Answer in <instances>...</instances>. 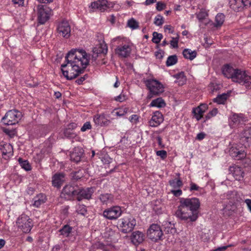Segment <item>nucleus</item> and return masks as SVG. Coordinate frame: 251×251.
Returning a JSON list of instances; mask_svg holds the SVG:
<instances>
[{"label": "nucleus", "mask_w": 251, "mask_h": 251, "mask_svg": "<svg viewBox=\"0 0 251 251\" xmlns=\"http://www.w3.org/2000/svg\"><path fill=\"white\" fill-rule=\"evenodd\" d=\"M198 108H199L201 110V111L203 112H205L206 109L208 108V106L206 104H201L200 106L197 107Z\"/></svg>", "instance_id": "13d9d810"}, {"label": "nucleus", "mask_w": 251, "mask_h": 251, "mask_svg": "<svg viewBox=\"0 0 251 251\" xmlns=\"http://www.w3.org/2000/svg\"><path fill=\"white\" fill-rule=\"evenodd\" d=\"M164 29L165 30H168L169 31V32L173 33L174 32V30L172 29V26L170 25H166L164 26Z\"/></svg>", "instance_id": "0e129e2a"}, {"label": "nucleus", "mask_w": 251, "mask_h": 251, "mask_svg": "<svg viewBox=\"0 0 251 251\" xmlns=\"http://www.w3.org/2000/svg\"><path fill=\"white\" fill-rule=\"evenodd\" d=\"M51 10L48 6L39 5L37 7V20L40 24H45L50 18Z\"/></svg>", "instance_id": "9d476101"}, {"label": "nucleus", "mask_w": 251, "mask_h": 251, "mask_svg": "<svg viewBox=\"0 0 251 251\" xmlns=\"http://www.w3.org/2000/svg\"><path fill=\"white\" fill-rule=\"evenodd\" d=\"M231 122L233 125H238L242 124L245 121L242 114H233L230 118Z\"/></svg>", "instance_id": "cd10ccee"}, {"label": "nucleus", "mask_w": 251, "mask_h": 251, "mask_svg": "<svg viewBox=\"0 0 251 251\" xmlns=\"http://www.w3.org/2000/svg\"><path fill=\"white\" fill-rule=\"evenodd\" d=\"M205 136V133H204L203 132H201L197 134L196 139L199 140H201L204 138Z\"/></svg>", "instance_id": "052dcab7"}, {"label": "nucleus", "mask_w": 251, "mask_h": 251, "mask_svg": "<svg viewBox=\"0 0 251 251\" xmlns=\"http://www.w3.org/2000/svg\"><path fill=\"white\" fill-rule=\"evenodd\" d=\"M153 37L152 39V41L153 43L155 44L159 43L161 39L163 37V35L161 33H158L157 32H154L152 34Z\"/></svg>", "instance_id": "ea45409f"}, {"label": "nucleus", "mask_w": 251, "mask_h": 251, "mask_svg": "<svg viewBox=\"0 0 251 251\" xmlns=\"http://www.w3.org/2000/svg\"><path fill=\"white\" fill-rule=\"evenodd\" d=\"M227 248V246H223L221 247H219L213 251H225Z\"/></svg>", "instance_id": "774afa93"}, {"label": "nucleus", "mask_w": 251, "mask_h": 251, "mask_svg": "<svg viewBox=\"0 0 251 251\" xmlns=\"http://www.w3.org/2000/svg\"><path fill=\"white\" fill-rule=\"evenodd\" d=\"M240 140L245 147L251 145V127L245 129L241 133Z\"/></svg>", "instance_id": "2eb2a0df"}, {"label": "nucleus", "mask_w": 251, "mask_h": 251, "mask_svg": "<svg viewBox=\"0 0 251 251\" xmlns=\"http://www.w3.org/2000/svg\"><path fill=\"white\" fill-rule=\"evenodd\" d=\"M154 23L156 25H161L163 24V18L160 15L156 16L154 19Z\"/></svg>", "instance_id": "c03bdc74"}, {"label": "nucleus", "mask_w": 251, "mask_h": 251, "mask_svg": "<svg viewBox=\"0 0 251 251\" xmlns=\"http://www.w3.org/2000/svg\"><path fill=\"white\" fill-rule=\"evenodd\" d=\"M246 156V153L244 151H238V156L236 158V160H240L245 158Z\"/></svg>", "instance_id": "3c124183"}, {"label": "nucleus", "mask_w": 251, "mask_h": 251, "mask_svg": "<svg viewBox=\"0 0 251 251\" xmlns=\"http://www.w3.org/2000/svg\"><path fill=\"white\" fill-rule=\"evenodd\" d=\"M200 187L196 185L195 183H191V187H190V190L193 191V190H198L199 189Z\"/></svg>", "instance_id": "680f3d73"}, {"label": "nucleus", "mask_w": 251, "mask_h": 251, "mask_svg": "<svg viewBox=\"0 0 251 251\" xmlns=\"http://www.w3.org/2000/svg\"><path fill=\"white\" fill-rule=\"evenodd\" d=\"M251 76L247 74L245 71L240 69L236 70L235 75L232 77L233 81L245 85L248 89L251 88Z\"/></svg>", "instance_id": "6e6552de"}, {"label": "nucleus", "mask_w": 251, "mask_h": 251, "mask_svg": "<svg viewBox=\"0 0 251 251\" xmlns=\"http://www.w3.org/2000/svg\"><path fill=\"white\" fill-rule=\"evenodd\" d=\"M73 228L68 225H64L59 230L60 235L64 237H68L72 233Z\"/></svg>", "instance_id": "7c9ffc66"}, {"label": "nucleus", "mask_w": 251, "mask_h": 251, "mask_svg": "<svg viewBox=\"0 0 251 251\" xmlns=\"http://www.w3.org/2000/svg\"><path fill=\"white\" fill-rule=\"evenodd\" d=\"M93 9H97L101 12H103L110 7L107 0H98L91 3Z\"/></svg>", "instance_id": "a211bd4d"}, {"label": "nucleus", "mask_w": 251, "mask_h": 251, "mask_svg": "<svg viewBox=\"0 0 251 251\" xmlns=\"http://www.w3.org/2000/svg\"><path fill=\"white\" fill-rule=\"evenodd\" d=\"M128 26L132 29H136L138 27V23L135 20L132 19L127 22Z\"/></svg>", "instance_id": "37998d69"}, {"label": "nucleus", "mask_w": 251, "mask_h": 251, "mask_svg": "<svg viewBox=\"0 0 251 251\" xmlns=\"http://www.w3.org/2000/svg\"><path fill=\"white\" fill-rule=\"evenodd\" d=\"M65 180V175L63 173H56L52 177V186L56 188H60Z\"/></svg>", "instance_id": "f3484780"}, {"label": "nucleus", "mask_w": 251, "mask_h": 251, "mask_svg": "<svg viewBox=\"0 0 251 251\" xmlns=\"http://www.w3.org/2000/svg\"><path fill=\"white\" fill-rule=\"evenodd\" d=\"M15 4H17L19 5H22L24 4V0H12Z\"/></svg>", "instance_id": "69168bd1"}, {"label": "nucleus", "mask_w": 251, "mask_h": 251, "mask_svg": "<svg viewBox=\"0 0 251 251\" xmlns=\"http://www.w3.org/2000/svg\"><path fill=\"white\" fill-rule=\"evenodd\" d=\"M183 55L185 58L191 60H193L197 56V53L195 50H192L189 49H185L183 51Z\"/></svg>", "instance_id": "c756f323"}, {"label": "nucleus", "mask_w": 251, "mask_h": 251, "mask_svg": "<svg viewBox=\"0 0 251 251\" xmlns=\"http://www.w3.org/2000/svg\"><path fill=\"white\" fill-rule=\"evenodd\" d=\"M112 43L117 44L115 50L116 54L119 56L126 58L129 56L132 50V44L126 38L117 37L112 39Z\"/></svg>", "instance_id": "7ed1b4c3"}, {"label": "nucleus", "mask_w": 251, "mask_h": 251, "mask_svg": "<svg viewBox=\"0 0 251 251\" xmlns=\"http://www.w3.org/2000/svg\"><path fill=\"white\" fill-rule=\"evenodd\" d=\"M92 58L96 60L98 55L100 53L106 54L107 52V47L104 43H99L93 49Z\"/></svg>", "instance_id": "dca6fc26"}, {"label": "nucleus", "mask_w": 251, "mask_h": 251, "mask_svg": "<svg viewBox=\"0 0 251 251\" xmlns=\"http://www.w3.org/2000/svg\"><path fill=\"white\" fill-rule=\"evenodd\" d=\"M22 117L21 112L17 110H9L2 118V122L4 125H13L18 123Z\"/></svg>", "instance_id": "0eeeda50"}, {"label": "nucleus", "mask_w": 251, "mask_h": 251, "mask_svg": "<svg viewBox=\"0 0 251 251\" xmlns=\"http://www.w3.org/2000/svg\"><path fill=\"white\" fill-rule=\"evenodd\" d=\"M166 105L165 101L161 98H158L153 100L150 104V107H163Z\"/></svg>", "instance_id": "473e14b6"}, {"label": "nucleus", "mask_w": 251, "mask_h": 251, "mask_svg": "<svg viewBox=\"0 0 251 251\" xmlns=\"http://www.w3.org/2000/svg\"><path fill=\"white\" fill-rule=\"evenodd\" d=\"M163 121V115L159 111L153 113L151 120L149 122L150 126L156 127L158 126Z\"/></svg>", "instance_id": "412c9836"}, {"label": "nucleus", "mask_w": 251, "mask_h": 251, "mask_svg": "<svg viewBox=\"0 0 251 251\" xmlns=\"http://www.w3.org/2000/svg\"><path fill=\"white\" fill-rule=\"evenodd\" d=\"M171 193L176 197H178L182 194V191L179 189L177 190H172Z\"/></svg>", "instance_id": "4d7b16f0"}, {"label": "nucleus", "mask_w": 251, "mask_h": 251, "mask_svg": "<svg viewBox=\"0 0 251 251\" xmlns=\"http://www.w3.org/2000/svg\"><path fill=\"white\" fill-rule=\"evenodd\" d=\"M245 202L247 204L248 208L251 211V200L247 199L245 200Z\"/></svg>", "instance_id": "338daca9"}, {"label": "nucleus", "mask_w": 251, "mask_h": 251, "mask_svg": "<svg viewBox=\"0 0 251 251\" xmlns=\"http://www.w3.org/2000/svg\"><path fill=\"white\" fill-rule=\"evenodd\" d=\"M146 84L150 91L147 96L148 99L159 96L164 91L163 85L155 79H148L146 81Z\"/></svg>", "instance_id": "20e7f679"}, {"label": "nucleus", "mask_w": 251, "mask_h": 251, "mask_svg": "<svg viewBox=\"0 0 251 251\" xmlns=\"http://www.w3.org/2000/svg\"><path fill=\"white\" fill-rule=\"evenodd\" d=\"M180 203L176 212V216L184 221H195L198 217V210L200 206L199 199L181 198Z\"/></svg>", "instance_id": "f03ea898"}, {"label": "nucleus", "mask_w": 251, "mask_h": 251, "mask_svg": "<svg viewBox=\"0 0 251 251\" xmlns=\"http://www.w3.org/2000/svg\"><path fill=\"white\" fill-rule=\"evenodd\" d=\"M136 225L135 219L131 216L125 217L119 220V225L122 232L127 233L131 232Z\"/></svg>", "instance_id": "423d86ee"}, {"label": "nucleus", "mask_w": 251, "mask_h": 251, "mask_svg": "<svg viewBox=\"0 0 251 251\" xmlns=\"http://www.w3.org/2000/svg\"><path fill=\"white\" fill-rule=\"evenodd\" d=\"M91 125L90 122H87L84 124L82 127L81 128V131L82 132H84L88 129H90L91 128Z\"/></svg>", "instance_id": "09e8293b"}, {"label": "nucleus", "mask_w": 251, "mask_h": 251, "mask_svg": "<svg viewBox=\"0 0 251 251\" xmlns=\"http://www.w3.org/2000/svg\"><path fill=\"white\" fill-rule=\"evenodd\" d=\"M126 100V96L124 95L121 94L119 96L115 97V100L119 101L122 102Z\"/></svg>", "instance_id": "6e6d98bb"}, {"label": "nucleus", "mask_w": 251, "mask_h": 251, "mask_svg": "<svg viewBox=\"0 0 251 251\" xmlns=\"http://www.w3.org/2000/svg\"><path fill=\"white\" fill-rule=\"evenodd\" d=\"M165 7H166L165 4H164L163 2H158L156 3V8L157 10L158 11L162 10L163 9H165Z\"/></svg>", "instance_id": "864d4df0"}, {"label": "nucleus", "mask_w": 251, "mask_h": 251, "mask_svg": "<svg viewBox=\"0 0 251 251\" xmlns=\"http://www.w3.org/2000/svg\"><path fill=\"white\" fill-rule=\"evenodd\" d=\"M229 171L232 174L235 179L237 180H240L243 178L244 172L242 169L238 166H230L229 168Z\"/></svg>", "instance_id": "6ab92c4d"}, {"label": "nucleus", "mask_w": 251, "mask_h": 251, "mask_svg": "<svg viewBox=\"0 0 251 251\" xmlns=\"http://www.w3.org/2000/svg\"><path fill=\"white\" fill-rule=\"evenodd\" d=\"M16 226L24 233H29L33 226V221L28 216L22 214L17 218Z\"/></svg>", "instance_id": "39448f33"}, {"label": "nucleus", "mask_w": 251, "mask_h": 251, "mask_svg": "<svg viewBox=\"0 0 251 251\" xmlns=\"http://www.w3.org/2000/svg\"><path fill=\"white\" fill-rule=\"evenodd\" d=\"M71 28L69 22L62 21L59 23L57 27V35L68 39L71 35Z\"/></svg>", "instance_id": "9b49d317"}, {"label": "nucleus", "mask_w": 251, "mask_h": 251, "mask_svg": "<svg viewBox=\"0 0 251 251\" xmlns=\"http://www.w3.org/2000/svg\"><path fill=\"white\" fill-rule=\"evenodd\" d=\"M229 4L230 8L235 11H240L244 7L251 4V0H229Z\"/></svg>", "instance_id": "ddd939ff"}, {"label": "nucleus", "mask_w": 251, "mask_h": 251, "mask_svg": "<svg viewBox=\"0 0 251 251\" xmlns=\"http://www.w3.org/2000/svg\"><path fill=\"white\" fill-rule=\"evenodd\" d=\"M227 98V95L226 94H223L218 96L216 98L213 99V101L218 104H224L225 101Z\"/></svg>", "instance_id": "c9c22d12"}, {"label": "nucleus", "mask_w": 251, "mask_h": 251, "mask_svg": "<svg viewBox=\"0 0 251 251\" xmlns=\"http://www.w3.org/2000/svg\"><path fill=\"white\" fill-rule=\"evenodd\" d=\"M89 59L90 56L85 50H71L65 57L67 63L61 66L63 75L68 80L76 78L88 65Z\"/></svg>", "instance_id": "f257e3e1"}, {"label": "nucleus", "mask_w": 251, "mask_h": 251, "mask_svg": "<svg viewBox=\"0 0 251 251\" xmlns=\"http://www.w3.org/2000/svg\"><path fill=\"white\" fill-rule=\"evenodd\" d=\"M76 212L77 213L85 216L87 213L86 207L84 205L78 204L76 206Z\"/></svg>", "instance_id": "a19ab883"}, {"label": "nucleus", "mask_w": 251, "mask_h": 251, "mask_svg": "<svg viewBox=\"0 0 251 251\" xmlns=\"http://www.w3.org/2000/svg\"><path fill=\"white\" fill-rule=\"evenodd\" d=\"M156 155L163 159L167 157V152L164 150L158 151H156Z\"/></svg>", "instance_id": "8fccbe9b"}, {"label": "nucleus", "mask_w": 251, "mask_h": 251, "mask_svg": "<svg viewBox=\"0 0 251 251\" xmlns=\"http://www.w3.org/2000/svg\"><path fill=\"white\" fill-rule=\"evenodd\" d=\"M94 192V188L92 187L81 189L78 187L76 199L78 201H80L83 199L89 200L91 199Z\"/></svg>", "instance_id": "4468645a"}, {"label": "nucleus", "mask_w": 251, "mask_h": 251, "mask_svg": "<svg viewBox=\"0 0 251 251\" xmlns=\"http://www.w3.org/2000/svg\"><path fill=\"white\" fill-rule=\"evenodd\" d=\"M144 237L145 236L142 232L135 231L132 232L130 236V239L133 245L137 246L143 242Z\"/></svg>", "instance_id": "aec40b11"}, {"label": "nucleus", "mask_w": 251, "mask_h": 251, "mask_svg": "<svg viewBox=\"0 0 251 251\" xmlns=\"http://www.w3.org/2000/svg\"><path fill=\"white\" fill-rule=\"evenodd\" d=\"M179 36L177 34L176 37H172L170 41V44L172 48H177L178 47V43L179 41Z\"/></svg>", "instance_id": "79ce46f5"}, {"label": "nucleus", "mask_w": 251, "mask_h": 251, "mask_svg": "<svg viewBox=\"0 0 251 251\" xmlns=\"http://www.w3.org/2000/svg\"><path fill=\"white\" fill-rule=\"evenodd\" d=\"M218 113V109L217 108H214L210 111L205 116L206 120L209 119L211 117L215 116Z\"/></svg>", "instance_id": "a18cd8bd"}, {"label": "nucleus", "mask_w": 251, "mask_h": 251, "mask_svg": "<svg viewBox=\"0 0 251 251\" xmlns=\"http://www.w3.org/2000/svg\"><path fill=\"white\" fill-rule=\"evenodd\" d=\"M46 201V196L43 194H40L34 198L33 206L37 208L39 207L40 206L44 204Z\"/></svg>", "instance_id": "bb28decb"}, {"label": "nucleus", "mask_w": 251, "mask_h": 251, "mask_svg": "<svg viewBox=\"0 0 251 251\" xmlns=\"http://www.w3.org/2000/svg\"><path fill=\"white\" fill-rule=\"evenodd\" d=\"M225 15L223 14H218L215 17L214 26L217 28L221 27L225 21Z\"/></svg>", "instance_id": "72a5a7b5"}, {"label": "nucleus", "mask_w": 251, "mask_h": 251, "mask_svg": "<svg viewBox=\"0 0 251 251\" xmlns=\"http://www.w3.org/2000/svg\"><path fill=\"white\" fill-rule=\"evenodd\" d=\"M193 113L194 114L195 118L198 121H199L201 118L203 114L204 113V112L201 111V110L200 109V108L198 107L193 109Z\"/></svg>", "instance_id": "58836bf2"}, {"label": "nucleus", "mask_w": 251, "mask_h": 251, "mask_svg": "<svg viewBox=\"0 0 251 251\" xmlns=\"http://www.w3.org/2000/svg\"><path fill=\"white\" fill-rule=\"evenodd\" d=\"M147 236L153 242L161 240L163 232L160 226L157 224H152L147 230Z\"/></svg>", "instance_id": "1a4fd4ad"}, {"label": "nucleus", "mask_w": 251, "mask_h": 251, "mask_svg": "<svg viewBox=\"0 0 251 251\" xmlns=\"http://www.w3.org/2000/svg\"><path fill=\"white\" fill-rule=\"evenodd\" d=\"M93 120L96 125L100 126H107L110 123V121L104 114L94 116Z\"/></svg>", "instance_id": "4be33fe9"}, {"label": "nucleus", "mask_w": 251, "mask_h": 251, "mask_svg": "<svg viewBox=\"0 0 251 251\" xmlns=\"http://www.w3.org/2000/svg\"><path fill=\"white\" fill-rule=\"evenodd\" d=\"M207 16V13L204 10H201L197 15V18L201 21Z\"/></svg>", "instance_id": "49530a36"}, {"label": "nucleus", "mask_w": 251, "mask_h": 251, "mask_svg": "<svg viewBox=\"0 0 251 251\" xmlns=\"http://www.w3.org/2000/svg\"><path fill=\"white\" fill-rule=\"evenodd\" d=\"M122 214L120 207L118 206L105 209L103 212V216L109 220H115L119 217Z\"/></svg>", "instance_id": "f8f14e48"}, {"label": "nucleus", "mask_w": 251, "mask_h": 251, "mask_svg": "<svg viewBox=\"0 0 251 251\" xmlns=\"http://www.w3.org/2000/svg\"><path fill=\"white\" fill-rule=\"evenodd\" d=\"M128 111V108L127 107L120 108L118 111L116 112V115L119 116H122L126 114Z\"/></svg>", "instance_id": "de8ad7c7"}, {"label": "nucleus", "mask_w": 251, "mask_h": 251, "mask_svg": "<svg viewBox=\"0 0 251 251\" xmlns=\"http://www.w3.org/2000/svg\"><path fill=\"white\" fill-rule=\"evenodd\" d=\"M239 151L237 149H233L230 150V155L236 159V158L238 156V151Z\"/></svg>", "instance_id": "603ef678"}, {"label": "nucleus", "mask_w": 251, "mask_h": 251, "mask_svg": "<svg viewBox=\"0 0 251 251\" xmlns=\"http://www.w3.org/2000/svg\"><path fill=\"white\" fill-rule=\"evenodd\" d=\"M78 186L70 184L66 185L62 190V193L68 196L76 197Z\"/></svg>", "instance_id": "5701e85b"}, {"label": "nucleus", "mask_w": 251, "mask_h": 251, "mask_svg": "<svg viewBox=\"0 0 251 251\" xmlns=\"http://www.w3.org/2000/svg\"><path fill=\"white\" fill-rule=\"evenodd\" d=\"M139 117L137 115H132L129 117V120L132 123H136Z\"/></svg>", "instance_id": "5fc2aeb1"}, {"label": "nucleus", "mask_w": 251, "mask_h": 251, "mask_svg": "<svg viewBox=\"0 0 251 251\" xmlns=\"http://www.w3.org/2000/svg\"><path fill=\"white\" fill-rule=\"evenodd\" d=\"M87 77V76L86 75H84L83 77H81L80 78H78L75 80L76 83H77L78 84L80 85L82 83L83 81L85 80L86 78Z\"/></svg>", "instance_id": "bf43d9fd"}, {"label": "nucleus", "mask_w": 251, "mask_h": 251, "mask_svg": "<svg viewBox=\"0 0 251 251\" xmlns=\"http://www.w3.org/2000/svg\"><path fill=\"white\" fill-rule=\"evenodd\" d=\"M72 133V130L70 129H65L64 131V135L67 137H69Z\"/></svg>", "instance_id": "e2e57ef3"}, {"label": "nucleus", "mask_w": 251, "mask_h": 251, "mask_svg": "<svg viewBox=\"0 0 251 251\" xmlns=\"http://www.w3.org/2000/svg\"><path fill=\"white\" fill-rule=\"evenodd\" d=\"M169 184L174 189L179 188L182 185V182L178 178H175L169 181Z\"/></svg>", "instance_id": "f704fd0d"}, {"label": "nucleus", "mask_w": 251, "mask_h": 251, "mask_svg": "<svg viewBox=\"0 0 251 251\" xmlns=\"http://www.w3.org/2000/svg\"><path fill=\"white\" fill-rule=\"evenodd\" d=\"M83 153V151L81 148L75 147L70 154L71 159L74 162H78L80 161Z\"/></svg>", "instance_id": "b1692460"}, {"label": "nucleus", "mask_w": 251, "mask_h": 251, "mask_svg": "<svg viewBox=\"0 0 251 251\" xmlns=\"http://www.w3.org/2000/svg\"><path fill=\"white\" fill-rule=\"evenodd\" d=\"M100 200L103 204L111 203L113 201V196L110 194H101L100 196Z\"/></svg>", "instance_id": "2f4dec72"}, {"label": "nucleus", "mask_w": 251, "mask_h": 251, "mask_svg": "<svg viewBox=\"0 0 251 251\" xmlns=\"http://www.w3.org/2000/svg\"><path fill=\"white\" fill-rule=\"evenodd\" d=\"M174 76L176 78L175 82L179 85H183L186 82V77L183 72L175 75Z\"/></svg>", "instance_id": "c85d7f7f"}, {"label": "nucleus", "mask_w": 251, "mask_h": 251, "mask_svg": "<svg viewBox=\"0 0 251 251\" xmlns=\"http://www.w3.org/2000/svg\"><path fill=\"white\" fill-rule=\"evenodd\" d=\"M237 69H234L232 67L228 64L224 65L222 68L223 74L228 78H231L235 75L236 70Z\"/></svg>", "instance_id": "393cba45"}, {"label": "nucleus", "mask_w": 251, "mask_h": 251, "mask_svg": "<svg viewBox=\"0 0 251 251\" xmlns=\"http://www.w3.org/2000/svg\"><path fill=\"white\" fill-rule=\"evenodd\" d=\"M177 62V57L176 55L169 56L166 61V66H171L176 64Z\"/></svg>", "instance_id": "e433bc0d"}, {"label": "nucleus", "mask_w": 251, "mask_h": 251, "mask_svg": "<svg viewBox=\"0 0 251 251\" xmlns=\"http://www.w3.org/2000/svg\"><path fill=\"white\" fill-rule=\"evenodd\" d=\"M19 162L22 168L26 171H29L31 170V166L27 160H24L22 158L19 159Z\"/></svg>", "instance_id": "4c0bfd02"}, {"label": "nucleus", "mask_w": 251, "mask_h": 251, "mask_svg": "<svg viewBox=\"0 0 251 251\" xmlns=\"http://www.w3.org/2000/svg\"><path fill=\"white\" fill-rule=\"evenodd\" d=\"M0 149L3 155L12 154L13 152V147L9 143H1L0 144Z\"/></svg>", "instance_id": "a878e982"}]
</instances>
